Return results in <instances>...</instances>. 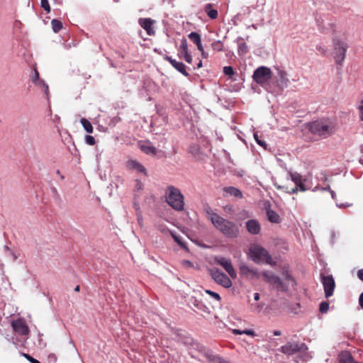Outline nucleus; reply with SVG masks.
Here are the masks:
<instances>
[{"label":"nucleus","instance_id":"f3484780","mask_svg":"<svg viewBox=\"0 0 363 363\" xmlns=\"http://www.w3.org/2000/svg\"><path fill=\"white\" fill-rule=\"evenodd\" d=\"M126 166L128 169L135 171L138 173L146 175V169L145 167L135 160H130L127 162Z\"/></svg>","mask_w":363,"mask_h":363},{"label":"nucleus","instance_id":"423d86ee","mask_svg":"<svg viewBox=\"0 0 363 363\" xmlns=\"http://www.w3.org/2000/svg\"><path fill=\"white\" fill-rule=\"evenodd\" d=\"M264 280L271 285L274 286L279 291H286L287 285L284 283L281 279L273 272L266 271L262 273Z\"/></svg>","mask_w":363,"mask_h":363},{"label":"nucleus","instance_id":"aec40b11","mask_svg":"<svg viewBox=\"0 0 363 363\" xmlns=\"http://www.w3.org/2000/svg\"><path fill=\"white\" fill-rule=\"evenodd\" d=\"M278 71V79L277 82L281 88H286L289 84V79L288 78V75L284 70L277 69Z\"/></svg>","mask_w":363,"mask_h":363},{"label":"nucleus","instance_id":"0e129e2a","mask_svg":"<svg viewBox=\"0 0 363 363\" xmlns=\"http://www.w3.org/2000/svg\"><path fill=\"white\" fill-rule=\"evenodd\" d=\"M350 206V205H345V206H344V205H342V204H340V205H338V204H337V206H338V207H342V206L345 207V206Z\"/></svg>","mask_w":363,"mask_h":363},{"label":"nucleus","instance_id":"7ed1b4c3","mask_svg":"<svg viewBox=\"0 0 363 363\" xmlns=\"http://www.w3.org/2000/svg\"><path fill=\"white\" fill-rule=\"evenodd\" d=\"M165 199L167 203L174 210L184 209V196L179 189L173 186H168L165 191Z\"/></svg>","mask_w":363,"mask_h":363},{"label":"nucleus","instance_id":"de8ad7c7","mask_svg":"<svg viewBox=\"0 0 363 363\" xmlns=\"http://www.w3.org/2000/svg\"><path fill=\"white\" fill-rule=\"evenodd\" d=\"M311 177L309 175L308 177H306L305 178H303V182L305 184H309L312 186V184L311 182Z\"/></svg>","mask_w":363,"mask_h":363},{"label":"nucleus","instance_id":"2f4dec72","mask_svg":"<svg viewBox=\"0 0 363 363\" xmlns=\"http://www.w3.org/2000/svg\"><path fill=\"white\" fill-rule=\"evenodd\" d=\"M171 235H172V238H174V240H175V242H177L182 247H183V248L186 247L185 243L182 241L180 236L177 235L174 232H171Z\"/></svg>","mask_w":363,"mask_h":363},{"label":"nucleus","instance_id":"39448f33","mask_svg":"<svg viewBox=\"0 0 363 363\" xmlns=\"http://www.w3.org/2000/svg\"><path fill=\"white\" fill-rule=\"evenodd\" d=\"M252 77L257 84L264 86L272 77L271 69L267 67H259L255 70Z\"/></svg>","mask_w":363,"mask_h":363},{"label":"nucleus","instance_id":"9d476101","mask_svg":"<svg viewBox=\"0 0 363 363\" xmlns=\"http://www.w3.org/2000/svg\"><path fill=\"white\" fill-rule=\"evenodd\" d=\"M307 349L305 344L288 342L281 347V351L286 355H293L297 352L303 353Z\"/></svg>","mask_w":363,"mask_h":363},{"label":"nucleus","instance_id":"13d9d810","mask_svg":"<svg viewBox=\"0 0 363 363\" xmlns=\"http://www.w3.org/2000/svg\"><path fill=\"white\" fill-rule=\"evenodd\" d=\"M322 191H329L331 190L330 186H327L326 187H323L320 189Z\"/></svg>","mask_w":363,"mask_h":363},{"label":"nucleus","instance_id":"69168bd1","mask_svg":"<svg viewBox=\"0 0 363 363\" xmlns=\"http://www.w3.org/2000/svg\"><path fill=\"white\" fill-rule=\"evenodd\" d=\"M75 291H79V286H77L76 288H75Z\"/></svg>","mask_w":363,"mask_h":363},{"label":"nucleus","instance_id":"6e6d98bb","mask_svg":"<svg viewBox=\"0 0 363 363\" xmlns=\"http://www.w3.org/2000/svg\"><path fill=\"white\" fill-rule=\"evenodd\" d=\"M142 186H143L142 183H141V182H137L136 187H137L138 189H142Z\"/></svg>","mask_w":363,"mask_h":363},{"label":"nucleus","instance_id":"6ab92c4d","mask_svg":"<svg viewBox=\"0 0 363 363\" xmlns=\"http://www.w3.org/2000/svg\"><path fill=\"white\" fill-rule=\"evenodd\" d=\"M247 231L253 235H257L261 230L260 225L257 220L251 219L246 223Z\"/></svg>","mask_w":363,"mask_h":363},{"label":"nucleus","instance_id":"4468645a","mask_svg":"<svg viewBox=\"0 0 363 363\" xmlns=\"http://www.w3.org/2000/svg\"><path fill=\"white\" fill-rule=\"evenodd\" d=\"M155 21L151 18H140L138 20L139 25L146 31L148 35H154L155 31L153 28Z\"/></svg>","mask_w":363,"mask_h":363},{"label":"nucleus","instance_id":"37998d69","mask_svg":"<svg viewBox=\"0 0 363 363\" xmlns=\"http://www.w3.org/2000/svg\"><path fill=\"white\" fill-rule=\"evenodd\" d=\"M23 356L31 363H40L38 360L34 359L28 354H23Z\"/></svg>","mask_w":363,"mask_h":363},{"label":"nucleus","instance_id":"c9c22d12","mask_svg":"<svg viewBox=\"0 0 363 363\" xmlns=\"http://www.w3.org/2000/svg\"><path fill=\"white\" fill-rule=\"evenodd\" d=\"M40 4L42 8H43L48 13L50 11V6L48 0H40Z\"/></svg>","mask_w":363,"mask_h":363},{"label":"nucleus","instance_id":"ddd939ff","mask_svg":"<svg viewBox=\"0 0 363 363\" xmlns=\"http://www.w3.org/2000/svg\"><path fill=\"white\" fill-rule=\"evenodd\" d=\"M289 177L299 187V191H306L311 189V185L305 184L303 182V177L297 172H290Z\"/></svg>","mask_w":363,"mask_h":363},{"label":"nucleus","instance_id":"5701e85b","mask_svg":"<svg viewBox=\"0 0 363 363\" xmlns=\"http://www.w3.org/2000/svg\"><path fill=\"white\" fill-rule=\"evenodd\" d=\"M223 191L228 195L234 196L238 199L242 197V192L237 188L233 186H227L223 189Z\"/></svg>","mask_w":363,"mask_h":363},{"label":"nucleus","instance_id":"c85d7f7f","mask_svg":"<svg viewBox=\"0 0 363 363\" xmlns=\"http://www.w3.org/2000/svg\"><path fill=\"white\" fill-rule=\"evenodd\" d=\"M188 44L186 39H182L179 48V53L183 57L185 54L188 53Z\"/></svg>","mask_w":363,"mask_h":363},{"label":"nucleus","instance_id":"7c9ffc66","mask_svg":"<svg viewBox=\"0 0 363 363\" xmlns=\"http://www.w3.org/2000/svg\"><path fill=\"white\" fill-rule=\"evenodd\" d=\"M189 38L195 44L201 41L200 35L196 32H191V33H189Z\"/></svg>","mask_w":363,"mask_h":363},{"label":"nucleus","instance_id":"0eeeda50","mask_svg":"<svg viewBox=\"0 0 363 363\" xmlns=\"http://www.w3.org/2000/svg\"><path fill=\"white\" fill-rule=\"evenodd\" d=\"M211 275L215 282L224 288L229 289L233 285L230 276L228 277L218 269H212L211 271Z\"/></svg>","mask_w":363,"mask_h":363},{"label":"nucleus","instance_id":"774afa93","mask_svg":"<svg viewBox=\"0 0 363 363\" xmlns=\"http://www.w3.org/2000/svg\"><path fill=\"white\" fill-rule=\"evenodd\" d=\"M160 230L161 231H164V229H163V228H160Z\"/></svg>","mask_w":363,"mask_h":363},{"label":"nucleus","instance_id":"a211bd4d","mask_svg":"<svg viewBox=\"0 0 363 363\" xmlns=\"http://www.w3.org/2000/svg\"><path fill=\"white\" fill-rule=\"evenodd\" d=\"M164 59L169 62L172 67H174L177 71L183 74L186 77L189 76V73L186 71V67L183 62H178L176 60H174L168 56H166Z\"/></svg>","mask_w":363,"mask_h":363},{"label":"nucleus","instance_id":"58836bf2","mask_svg":"<svg viewBox=\"0 0 363 363\" xmlns=\"http://www.w3.org/2000/svg\"><path fill=\"white\" fill-rule=\"evenodd\" d=\"M238 52L241 54H245L247 52V48L245 43H242L239 45Z\"/></svg>","mask_w":363,"mask_h":363},{"label":"nucleus","instance_id":"bf43d9fd","mask_svg":"<svg viewBox=\"0 0 363 363\" xmlns=\"http://www.w3.org/2000/svg\"><path fill=\"white\" fill-rule=\"evenodd\" d=\"M330 194H331L332 198H333V199H335V191H333V190H330Z\"/></svg>","mask_w":363,"mask_h":363},{"label":"nucleus","instance_id":"e433bc0d","mask_svg":"<svg viewBox=\"0 0 363 363\" xmlns=\"http://www.w3.org/2000/svg\"><path fill=\"white\" fill-rule=\"evenodd\" d=\"M84 139H85L86 143L89 145H94L96 143L94 138L91 135H86Z\"/></svg>","mask_w":363,"mask_h":363},{"label":"nucleus","instance_id":"a18cd8bd","mask_svg":"<svg viewBox=\"0 0 363 363\" xmlns=\"http://www.w3.org/2000/svg\"><path fill=\"white\" fill-rule=\"evenodd\" d=\"M253 306H254V311L256 313H259L263 307V304L257 303L256 305H254Z\"/></svg>","mask_w":363,"mask_h":363},{"label":"nucleus","instance_id":"1a4fd4ad","mask_svg":"<svg viewBox=\"0 0 363 363\" xmlns=\"http://www.w3.org/2000/svg\"><path fill=\"white\" fill-rule=\"evenodd\" d=\"M214 260L216 263L220 265L225 270L230 278H237V272L235 270L232 262L230 259L222 256H218L215 257Z\"/></svg>","mask_w":363,"mask_h":363},{"label":"nucleus","instance_id":"603ef678","mask_svg":"<svg viewBox=\"0 0 363 363\" xmlns=\"http://www.w3.org/2000/svg\"><path fill=\"white\" fill-rule=\"evenodd\" d=\"M359 305L363 308V292L359 296Z\"/></svg>","mask_w":363,"mask_h":363},{"label":"nucleus","instance_id":"f257e3e1","mask_svg":"<svg viewBox=\"0 0 363 363\" xmlns=\"http://www.w3.org/2000/svg\"><path fill=\"white\" fill-rule=\"evenodd\" d=\"M206 217L213 225L226 237L235 238L238 235V227L234 223L222 218L213 210L206 211Z\"/></svg>","mask_w":363,"mask_h":363},{"label":"nucleus","instance_id":"e2e57ef3","mask_svg":"<svg viewBox=\"0 0 363 363\" xmlns=\"http://www.w3.org/2000/svg\"><path fill=\"white\" fill-rule=\"evenodd\" d=\"M202 67V62L199 61V62L197 65V68H201Z\"/></svg>","mask_w":363,"mask_h":363},{"label":"nucleus","instance_id":"20e7f679","mask_svg":"<svg viewBox=\"0 0 363 363\" xmlns=\"http://www.w3.org/2000/svg\"><path fill=\"white\" fill-rule=\"evenodd\" d=\"M249 255L251 259L255 263H266L273 265L268 252L259 245H252L249 250Z\"/></svg>","mask_w":363,"mask_h":363},{"label":"nucleus","instance_id":"052dcab7","mask_svg":"<svg viewBox=\"0 0 363 363\" xmlns=\"http://www.w3.org/2000/svg\"><path fill=\"white\" fill-rule=\"evenodd\" d=\"M274 185H275V186L277 187V189H285V187H284V186H281L278 185V184H274Z\"/></svg>","mask_w":363,"mask_h":363},{"label":"nucleus","instance_id":"f704fd0d","mask_svg":"<svg viewBox=\"0 0 363 363\" xmlns=\"http://www.w3.org/2000/svg\"><path fill=\"white\" fill-rule=\"evenodd\" d=\"M329 309V304L328 303L325 302V301H323L320 304V311L322 313H326Z\"/></svg>","mask_w":363,"mask_h":363},{"label":"nucleus","instance_id":"412c9836","mask_svg":"<svg viewBox=\"0 0 363 363\" xmlns=\"http://www.w3.org/2000/svg\"><path fill=\"white\" fill-rule=\"evenodd\" d=\"M281 275L284 277V283H286L287 285V289L290 285L294 286L295 282L293 277L291 276L288 267H284L281 269Z\"/></svg>","mask_w":363,"mask_h":363},{"label":"nucleus","instance_id":"4be33fe9","mask_svg":"<svg viewBox=\"0 0 363 363\" xmlns=\"http://www.w3.org/2000/svg\"><path fill=\"white\" fill-rule=\"evenodd\" d=\"M140 150L149 155H155L157 152V149L150 143H144L140 145Z\"/></svg>","mask_w":363,"mask_h":363},{"label":"nucleus","instance_id":"ea45409f","mask_svg":"<svg viewBox=\"0 0 363 363\" xmlns=\"http://www.w3.org/2000/svg\"><path fill=\"white\" fill-rule=\"evenodd\" d=\"M309 359V356L304 354L303 357H296V363H303L304 362L307 361Z\"/></svg>","mask_w":363,"mask_h":363},{"label":"nucleus","instance_id":"72a5a7b5","mask_svg":"<svg viewBox=\"0 0 363 363\" xmlns=\"http://www.w3.org/2000/svg\"><path fill=\"white\" fill-rule=\"evenodd\" d=\"M205 292L206 294H208V295H210L213 298H214L215 300H216L217 301H220V296L218 294L214 292V291H212L211 290H208V289H206L205 291Z\"/></svg>","mask_w":363,"mask_h":363},{"label":"nucleus","instance_id":"338daca9","mask_svg":"<svg viewBox=\"0 0 363 363\" xmlns=\"http://www.w3.org/2000/svg\"><path fill=\"white\" fill-rule=\"evenodd\" d=\"M318 186H315V189H313V191H316V190H318Z\"/></svg>","mask_w":363,"mask_h":363},{"label":"nucleus","instance_id":"473e14b6","mask_svg":"<svg viewBox=\"0 0 363 363\" xmlns=\"http://www.w3.org/2000/svg\"><path fill=\"white\" fill-rule=\"evenodd\" d=\"M253 136H254V138L255 140V141L257 142V143L260 145L261 147H264V148H267V144L264 141L262 140L259 139V136H258V134L257 133H255L253 134Z\"/></svg>","mask_w":363,"mask_h":363},{"label":"nucleus","instance_id":"49530a36","mask_svg":"<svg viewBox=\"0 0 363 363\" xmlns=\"http://www.w3.org/2000/svg\"><path fill=\"white\" fill-rule=\"evenodd\" d=\"M183 57L184 58V60H186V62L191 63V62H192V57L191 56V55L189 52L185 54L183 56Z\"/></svg>","mask_w":363,"mask_h":363},{"label":"nucleus","instance_id":"c03bdc74","mask_svg":"<svg viewBox=\"0 0 363 363\" xmlns=\"http://www.w3.org/2000/svg\"><path fill=\"white\" fill-rule=\"evenodd\" d=\"M137 220H138V223L140 225V226L142 227L143 225V219L142 215L140 212H138L137 213Z\"/></svg>","mask_w":363,"mask_h":363},{"label":"nucleus","instance_id":"4d7b16f0","mask_svg":"<svg viewBox=\"0 0 363 363\" xmlns=\"http://www.w3.org/2000/svg\"><path fill=\"white\" fill-rule=\"evenodd\" d=\"M201 52L203 57L206 58L208 57V54L204 51V50Z\"/></svg>","mask_w":363,"mask_h":363},{"label":"nucleus","instance_id":"8fccbe9b","mask_svg":"<svg viewBox=\"0 0 363 363\" xmlns=\"http://www.w3.org/2000/svg\"><path fill=\"white\" fill-rule=\"evenodd\" d=\"M196 46H197L198 50H199L200 52H203V45H202V44H201V41H200L199 43H196Z\"/></svg>","mask_w":363,"mask_h":363},{"label":"nucleus","instance_id":"9b49d317","mask_svg":"<svg viewBox=\"0 0 363 363\" xmlns=\"http://www.w3.org/2000/svg\"><path fill=\"white\" fill-rule=\"evenodd\" d=\"M321 282L327 298L333 296L335 283L332 275L321 276Z\"/></svg>","mask_w":363,"mask_h":363},{"label":"nucleus","instance_id":"b1692460","mask_svg":"<svg viewBox=\"0 0 363 363\" xmlns=\"http://www.w3.org/2000/svg\"><path fill=\"white\" fill-rule=\"evenodd\" d=\"M340 363H357L353 360V358L350 352H342L339 355Z\"/></svg>","mask_w":363,"mask_h":363},{"label":"nucleus","instance_id":"5fc2aeb1","mask_svg":"<svg viewBox=\"0 0 363 363\" xmlns=\"http://www.w3.org/2000/svg\"><path fill=\"white\" fill-rule=\"evenodd\" d=\"M254 299L255 301H259V294L258 293L254 294Z\"/></svg>","mask_w":363,"mask_h":363},{"label":"nucleus","instance_id":"cd10ccee","mask_svg":"<svg viewBox=\"0 0 363 363\" xmlns=\"http://www.w3.org/2000/svg\"><path fill=\"white\" fill-rule=\"evenodd\" d=\"M80 122L86 133H93V131H94L93 126L87 119L82 118Z\"/></svg>","mask_w":363,"mask_h":363},{"label":"nucleus","instance_id":"2eb2a0df","mask_svg":"<svg viewBox=\"0 0 363 363\" xmlns=\"http://www.w3.org/2000/svg\"><path fill=\"white\" fill-rule=\"evenodd\" d=\"M13 329L15 332L20 335H27L29 332L28 325L26 322L21 319H18L15 321H13L12 323Z\"/></svg>","mask_w":363,"mask_h":363},{"label":"nucleus","instance_id":"09e8293b","mask_svg":"<svg viewBox=\"0 0 363 363\" xmlns=\"http://www.w3.org/2000/svg\"><path fill=\"white\" fill-rule=\"evenodd\" d=\"M316 49H317L319 52H322V53H324V52H325V49L323 47H322V45H317V46H316Z\"/></svg>","mask_w":363,"mask_h":363},{"label":"nucleus","instance_id":"c756f323","mask_svg":"<svg viewBox=\"0 0 363 363\" xmlns=\"http://www.w3.org/2000/svg\"><path fill=\"white\" fill-rule=\"evenodd\" d=\"M51 25H52V30L55 33H58L62 28V22L57 19H53L51 21Z\"/></svg>","mask_w":363,"mask_h":363},{"label":"nucleus","instance_id":"f03ea898","mask_svg":"<svg viewBox=\"0 0 363 363\" xmlns=\"http://www.w3.org/2000/svg\"><path fill=\"white\" fill-rule=\"evenodd\" d=\"M308 129L313 134L327 138L335 132V123L332 119H321L309 123Z\"/></svg>","mask_w":363,"mask_h":363},{"label":"nucleus","instance_id":"a878e982","mask_svg":"<svg viewBox=\"0 0 363 363\" xmlns=\"http://www.w3.org/2000/svg\"><path fill=\"white\" fill-rule=\"evenodd\" d=\"M232 333L234 335H247L249 336L254 337L255 336V333L253 330L247 329V330H239V329H233Z\"/></svg>","mask_w":363,"mask_h":363},{"label":"nucleus","instance_id":"864d4df0","mask_svg":"<svg viewBox=\"0 0 363 363\" xmlns=\"http://www.w3.org/2000/svg\"><path fill=\"white\" fill-rule=\"evenodd\" d=\"M298 191H299V187L298 186H296L295 188L292 189L291 191H289L290 194H295Z\"/></svg>","mask_w":363,"mask_h":363},{"label":"nucleus","instance_id":"680f3d73","mask_svg":"<svg viewBox=\"0 0 363 363\" xmlns=\"http://www.w3.org/2000/svg\"><path fill=\"white\" fill-rule=\"evenodd\" d=\"M274 335H281V332L279 330H274Z\"/></svg>","mask_w":363,"mask_h":363},{"label":"nucleus","instance_id":"a19ab883","mask_svg":"<svg viewBox=\"0 0 363 363\" xmlns=\"http://www.w3.org/2000/svg\"><path fill=\"white\" fill-rule=\"evenodd\" d=\"M213 49L217 51H220L223 49V45L220 41L215 42L212 44Z\"/></svg>","mask_w":363,"mask_h":363},{"label":"nucleus","instance_id":"6e6552de","mask_svg":"<svg viewBox=\"0 0 363 363\" xmlns=\"http://www.w3.org/2000/svg\"><path fill=\"white\" fill-rule=\"evenodd\" d=\"M347 48V45L340 40H334V50L333 56L336 63L341 64L345 57V52Z\"/></svg>","mask_w":363,"mask_h":363},{"label":"nucleus","instance_id":"4c0bfd02","mask_svg":"<svg viewBox=\"0 0 363 363\" xmlns=\"http://www.w3.org/2000/svg\"><path fill=\"white\" fill-rule=\"evenodd\" d=\"M223 72L228 76H232L234 74L233 69L230 66H226L223 67Z\"/></svg>","mask_w":363,"mask_h":363},{"label":"nucleus","instance_id":"393cba45","mask_svg":"<svg viewBox=\"0 0 363 363\" xmlns=\"http://www.w3.org/2000/svg\"><path fill=\"white\" fill-rule=\"evenodd\" d=\"M267 215L268 220L270 222L274 223H279L280 217L275 211L269 209L267 211Z\"/></svg>","mask_w":363,"mask_h":363},{"label":"nucleus","instance_id":"3c124183","mask_svg":"<svg viewBox=\"0 0 363 363\" xmlns=\"http://www.w3.org/2000/svg\"><path fill=\"white\" fill-rule=\"evenodd\" d=\"M357 276L359 278V279L363 281V269H360L358 271Z\"/></svg>","mask_w":363,"mask_h":363},{"label":"nucleus","instance_id":"f8f14e48","mask_svg":"<svg viewBox=\"0 0 363 363\" xmlns=\"http://www.w3.org/2000/svg\"><path fill=\"white\" fill-rule=\"evenodd\" d=\"M240 272L242 276L249 279H259V274L257 269L247 266L246 264L241 262L239 264Z\"/></svg>","mask_w":363,"mask_h":363},{"label":"nucleus","instance_id":"79ce46f5","mask_svg":"<svg viewBox=\"0 0 363 363\" xmlns=\"http://www.w3.org/2000/svg\"><path fill=\"white\" fill-rule=\"evenodd\" d=\"M181 264L182 265V267H184V268H191L193 267V264L189 261V260H182L181 262Z\"/></svg>","mask_w":363,"mask_h":363},{"label":"nucleus","instance_id":"bb28decb","mask_svg":"<svg viewBox=\"0 0 363 363\" xmlns=\"http://www.w3.org/2000/svg\"><path fill=\"white\" fill-rule=\"evenodd\" d=\"M205 11L207 13L208 17L211 19H215L218 16V11L216 9H212L211 4H208L205 7Z\"/></svg>","mask_w":363,"mask_h":363},{"label":"nucleus","instance_id":"dca6fc26","mask_svg":"<svg viewBox=\"0 0 363 363\" xmlns=\"http://www.w3.org/2000/svg\"><path fill=\"white\" fill-rule=\"evenodd\" d=\"M33 82L38 87L43 89L45 94L48 96L49 89L48 85L45 82L44 80L40 79L39 73L37 69L34 70L33 75L32 76Z\"/></svg>","mask_w":363,"mask_h":363}]
</instances>
